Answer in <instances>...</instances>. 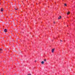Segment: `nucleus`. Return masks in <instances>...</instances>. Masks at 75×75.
Segmentation results:
<instances>
[{
  "mask_svg": "<svg viewBox=\"0 0 75 75\" xmlns=\"http://www.w3.org/2000/svg\"><path fill=\"white\" fill-rule=\"evenodd\" d=\"M54 50H55V49H53L52 50V53H54Z\"/></svg>",
  "mask_w": 75,
  "mask_h": 75,
  "instance_id": "nucleus-1",
  "label": "nucleus"
},
{
  "mask_svg": "<svg viewBox=\"0 0 75 75\" xmlns=\"http://www.w3.org/2000/svg\"><path fill=\"white\" fill-rule=\"evenodd\" d=\"M44 61H42L41 62L42 64H44Z\"/></svg>",
  "mask_w": 75,
  "mask_h": 75,
  "instance_id": "nucleus-2",
  "label": "nucleus"
},
{
  "mask_svg": "<svg viewBox=\"0 0 75 75\" xmlns=\"http://www.w3.org/2000/svg\"><path fill=\"white\" fill-rule=\"evenodd\" d=\"M4 31L5 33H6V32H7V29H5Z\"/></svg>",
  "mask_w": 75,
  "mask_h": 75,
  "instance_id": "nucleus-3",
  "label": "nucleus"
},
{
  "mask_svg": "<svg viewBox=\"0 0 75 75\" xmlns=\"http://www.w3.org/2000/svg\"><path fill=\"white\" fill-rule=\"evenodd\" d=\"M60 18H61V16H60L59 17L58 19H60Z\"/></svg>",
  "mask_w": 75,
  "mask_h": 75,
  "instance_id": "nucleus-4",
  "label": "nucleus"
},
{
  "mask_svg": "<svg viewBox=\"0 0 75 75\" xmlns=\"http://www.w3.org/2000/svg\"><path fill=\"white\" fill-rule=\"evenodd\" d=\"M1 11H3V8H2L1 9Z\"/></svg>",
  "mask_w": 75,
  "mask_h": 75,
  "instance_id": "nucleus-5",
  "label": "nucleus"
},
{
  "mask_svg": "<svg viewBox=\"0 0 75 75\" xmlns=\"http://www.w3.org/2000/svg\"><path fill=\"white\" fill-rule=\"evenodd\" d=\"M70 13V12H68L67 13V15H69V14Z\"/></svg>",
  "mask_w": 75,
  "mask_h": 75,
  "instance_id": "nucleus-6",
  "label": "nucleus"
},
{
  "mask_svg": "<svg viewBox=\"0 0 75 75\" xmlns=\"http://www.w3.org/2000/svg\"><path fill=\"white\" fill-rule=\"evenodd\" d=\"M64 6H67V4H64Z\"/></svg>",
  "mask_w": 75,
  "mask_h": 75,
  "instance_id": "nucleus-7",
  "label": "nucleus"
},
{
  "mask_svg": "<svg viewBox=\"0 0 75 75\" xmlns=\"http://www.w3.org/2000/svg\"><path fill=\"white\" fill-rule=\"evenodd\" d=\"M44 61H45V62H46V59H44Z\"/></svg>",
  "mask_w": 75,
  "mask_h": 75,
  "instance_id": "nucleus-8",
  "label": "nucleus"
},
{
  "mask_svg": "<svg viewBox=\"0 0 75 75\" xmlns=\"http://www.w3.org/2000/svg\"><path fill=\"white\" fill-rule=\"evenodd\" d=\"M0 51H2V49H0Z\"/></svg>",
  "mask_w": 75,
  "mask_h": 75,
  "instance_id": "nucleus-9",
  "label": "nucleus"
},
{
  "mask_svg": "<svg viewBox=\"0 0 75 75\" xmlns=\"http://www.w3.org/2000/svg\"><path fill=\"white\" fill-rule=\"evenodd\" d=\"M15 10H17V9L15 8Z\"/></svg>",
  "mask_w": 75,
  "mask_h": 75,
  "instance_id": "nucleus-10",
  "label": "nucleus"
},
{
  "mask_svg": "<svg viewBox=\"0 0 75 75\" xmlns=\"http://www.w3.org/2000/svg\"><path fill=\"white\" fill-rule=\"evenodd\" d=\"M28 75H31V74H28Z\"/></svg>",
  "mask_w": 75,
  "mask_h": 75,
  "instance_id": "nucleus-11",
  "label": "nucleus"
},
{
  "mask_svg": "<svg viewBox=\"0 0 75 75\" xmlns=\"http://www.w3.org/2000/svg\"><path fill=\"white\" fill-rule=\"evenodd\" d=\"M54 24H55V22H54Z\"/></svg>",
  "mask_w": 75,
  "mask_h": 75,
  "instance_id": "nucleus-12",
  "label": "nucleus"
},
{
  "mask_svg": "<svg viewBox=\"0 0 75 75\" xmlns=\"http://www.w3.org/2000/svg\"><path fill=\"white\" fill-rule=\"evenodd\" d=\"M60 41H61V42H62V40H60Z\"/></svg>",
  "mask_w": 75,
  "mask_h": 75,
  "instance_id": "nucleus-13",
  "label": "nucleus"
},
{
  "mask_svg": "<svg viewBox=\"0 0 75 75\" xmlns=\"http://www.w3.org/2000/svg\"><path fill=\"white\" fill-rule=\"evenodd\" d=\"M35 62H36V61H35Z\"/></svg>",
  "mask_w": 75,
  "mask_h": 75,
  "instance_id": "nucleus-14",
  "label": "nucleus"
}]
</instances>
